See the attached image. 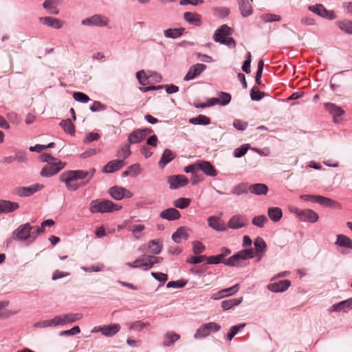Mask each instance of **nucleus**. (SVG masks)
<instances>
[{"mask_svg": "<svg viewBox=\"0 0 352 352\" xmlns=\"http://www.w3.org/2000/svg\"><path fill=\"white\" fill-rule=\"evenodd\" d=\"M296 213L302 221L315 223L319 219L318 214L311 209L297 210Z\"/></svg>", "mask_w": 352, "mask_h": 352, "instance_id": "obj_10", "label": "nucleus"}, {"mask_svg": "<svg viewBox=\"0 0 352 352\" xmlns=\"http://www.w3.org/2000/svg\"><path fill=\"white\" fill-rule=\"evenodd\" d=\"M198 170L210 177H215L217 172L210 162L201 161L198 162Z\"/></svg>", "mask_w": 352, "mask_h": 352, "instance_id": "obj_21", "label": "nucleus"}, {"mask_svg": "<svg viewBox=\"0 0 352 352\" xmlns=\"http://www.w3.org/2000/svg\"><path fill=\"white\" fill-rule=\"evenodd\" d=\"M120 325L119 324H111L103 326L102 335L106 337H112L119 332Z\"/></svg>", "mask_w": 352, "mask_h": 352, "instance_id": "obj_33", "label": "nucleus"}, {"mask_svg": "<svg viewBox=\"0 0 352 352\" xmlns=\"http://www.w3.org/2000/svg\"><path fill=\"white\" fill-rule=\"evenodd\" d=\"M59 125L63 129L65 132L73 135L75 133V126L70 119L62 120Z\"/></svg>", "mask_w": 352, "mask_h": 352, "instance_id": "obj_46", "label": "nucleus"}, {"mask_svg": "<svg viewBox=\"0 0 352 352\" xmlns=\"http://www.w3.org/2000/svg\"><path fill=\"white\" fill-rule=\"evenodd\" d=\"M109 23V19L102 14H95L81 21V25L84 26L107 27Z\"/></svg>", "mask_w": 352, "mask_h": 352, "instance_id": "obj_5", "label": "nucleus"}, {"mask_svg": "<svg viewBox=\"0 0 352 352\" xmlns=\"http://www.w3.org/2000/svg\"><path fill=\"white\" fill-rule=\"evenodd\" d=\"M336 25L342 32L348 34H352V21L346 19L338 21Z\"/></svg>", "mask_w": 352, "mask_h": 352, "instance_id": "obj_44", "label": "nucleus"}, {"mask_svg": "<svg viewBox=\"0 0 352 352\" xmlns=\"http://www.w3.org/2000/svg\"><path fill=\"white\" fill-rule=\"evenodd\" d=\"M99 138H100L99 133H94V132H89L86 135V136L83 140V142L85 144H87V143L91 142L93 141L97 140Z\"/></svg>", "mask_w": 352, "mask_h": 352, "instance_id": "obj_64", "label": "nucleus"}, {"mask_svg": "<svg viewBox=\"0 0 352 352\" xmlns=\"http://www.w3.org/2000/svg\"><path fill=\"white\" fill-rule=\"evenodd\" d=\"M250 144H245L241 146L240 147H238L234 149V155L235 157H241L243 156L248 149L250 148Z\"/></svg>", "mask_w": 352, "mask_h": 352, "instance_id": "obj_57", "label": "nucleus"}, {"mask_svg": "<svg viewBox=\"0 0 352 352\" xmlns=\"http://www.w3.org/2000/svg\"><path fill=\"white\" fill-rule=\"evenodd\" d=\"M225 254H217L215 256H210L207 257L206 261L208 264H219L221 263H224L228 266H243V261L254 258V250L251 248L242 250L234 254L226 260H223Z\"/></svg>", "mask_w": 352, "mask_h": 352, "instance_id": "obj_1", "label": "nucleus"}, {"mask_svg": "<svg viewBox=\"0 0 352 352\" xmlns=\"http://www.w3.org/2000/svg\"><path fill=\"white\" fill-rule=\"evenodd\" d=\"M308 10L324 19L329 20H334L336 19V14L334 11L327 10L321 3L309 6Z\"/></svg>", "mask_w": 352, "mask_h": 352, "instance_id": "obj_7", "label": "nucleus"}, {"mask_svg": "<svg viewBox=\"0 0 352 352\" xmlns=\"http://www.w3.org/2000/svg\"><path fill=\"white\" fill-rule=\"evenodd\" d=\"M65 167V163L60 160H54L52 162L47 164L41 170L40 175L44 177H50L63 170Z\"/></svg>", "mask_w": 352, "mask_h": 352, "instance_id": "obj_4", "label": "nucleus"}, {"mask_svg": "<svg viewBox=\"0 0 352 352\" xmlns=\"http://www.w3.org/2000/svg\"><path fill=\"white\" fill-rule=\"evenodd\" d=\"M270 219L274 222H278L283 217L281 208L278 207H270L267 210Z\"/></svg>", "mask_w": 352, "mask_h": 352, "instance_id": "obj_34", "label": "nucleus"}, {"mask_svg": "<svg viewBox=\"0 0 352 352\" xmlns=\"http://www.w3.org/2000/svg\"><path fill=\"white\" fill-rule=\"evenodd\" d=\"M180 338V336L176 333L167 332L164 336V346H170Z\"/></svg>", "mask_w": 352, "mask_h": 352, "instance_id": "obj_40", "label": "nucleus"}, {"mask_svg": "<svg viewBox=\"0 0 352 352\" xmlns=\"http://www.w3.org/2000/svg\"><path fill=\"white\" fill-rule=\"evenodd\" d=\"M124 165L123 160H114L109 162L102 169V171L106 173H112L120 169Z\"/></svg>", "mask_w": 352, "mask_h": 352, "instance_id": "obj_23", "label": "nucleus"}, {"mask_svg": "<svg viewBox=\"0 0 352 352\" xmlns=\"http://www.w3.org/2000/svg\"><path fill=\"white\" fill-rule=\"evenodd\" d=\"M268 190V187L264 184L258 183L249 186V191L256 195H265Z\"/></svg>", "mask_w": 352, "mask_h": 352, "instance_id": "obj_28", "label": "nucleus"}, {"mask_svg": "<svg viewBox=\"0 0 352 352\" xmlns=\"http://www.w3.org/2000/svg\"><path fill=\"white\" fill-rule=\"evenodd\" d=\"M247 219L245 216L236 214L232 216L228 222V227L233 230H237L246 226Z\"/></svg>", "mask_w": 352, "mask_h": 352, "instance_id": "obj_12", "label": "nucleus"}, {"mask_svg": "<svg viewBox=\"0 0 352 352\" xmlns=\"http://www.w3.org/2000/svg\"><path fill=\"white\" fill-rule=\"evenodd\" d=\"M34 229L29 223L20 225L12 232V239L17 241H25L30 239V232Z\"/></svg>", "mask_w": 352, "mask_h": 352, "instance_id": "obj_8", "label": "nucleus"}, {"mask_svg": "<svg viewBox=\"0 0 352 352\" xmlns=\"http://www.w3.org/2000/svg\"><path fill=\"white\" fill-rule=\"evenodd\" d=\"M60 180L65 184L66 188L70 191H75L80 187L78 184L74 183L75 179H72V177L67 171L60 175Z\"/></svg>", "mask_w": 352, "mask_h": 352, "instance_id": "obj_19", "label": "nucleus"}, {"mask_svg": "<svg viewBox=\"0 0 352 352\" xmlns=\"http://www.w3.org/2000/svg\"><path fill=\"white\" fill-rule=\"evenodd\" d=\"M68 173L72 177V179H74L75 181L78 179H82L87 177V170H69Z\"/></svg>", "mask_w": 352, "mask_h": 352, "instance_id": "obj_52", "label": "nucleus"}, {"mask_svg": "<svg viewBox=\"0 0 352 352\" xmlns=\"http://www.w3.org/2000/svg\"><path fill=\"white\" fill-rule=\"evenodd\" d=\"M160 217L168 221H175L179 219L181 217L180 212L175 208H169L162 210Z\"/></svg>", "mask_w": 352, "mask_h": 352, "instance_id": "obj_22", "label": "nucleus"}, {"mask_svg": "<svg viewBox=\"0 0 352 352\" xmlns=\"http://www.w3.org/2000/svg\"><path fill=\"white\" fill-rule=\"evenodd\" d=\"M38 20L43 25L58 30L60 29L64 24V21L52 16H41Z\"/></svg>", "mask_w": 352, "mask_h": 352, "instance_id": "obj_16", "label": "nucleus"}, {"mask_svg": "<svg viewBox=\"0 0 352 352\" xmlns=\"http://www.w3.org/2000/svg\"><path fill=\"white\" fill-rule=\"evenodd\" d=\"M125 188L120 186H113L109 188V193L116 200H121L124 197Z\"/></svg>", "mask_w": 352, "mask_h": 352, "instance_id": "obj_35", "label": "nucleus"}, {"mask_svg": "<svg viewBox=\"0 0 352 352\" xmlns=\"http://www.w3.org/2000/svg\"><path fill=\"white\" fill-rule=\"evenodd\" d=\"M188 237L187 230L182 227L178 228L172 235V239L177 243H181L182 239L186 240Z\"/></svg>", "mask_w": 352, "mask_h": 352, "instance_id": "obj_37", "label": "nucleus"}, {"mask_svg": "<svg viewBox=\"0 0 352 352\" xmlns=\"http://www.w3.org/2000/svg\"><path fill=\"white\" fill-rule=\"evenodd\" d=\"M43 188V186L38 184H35L27 187H19L16 188V194L20 197H28L39 191Z\"/></svg>", "mask_w": 352, "mask_h": 352, "instance_id": "obj_14", "label": "nucleus"}, {"mask_svg": "<svg viewBox=\"0 0 352 352\" xmlns=\"http://www.w3.org/2000/svg\"><path fill=\"white\" fill-rule=\"evenodd\" d=\"M60 3V0H45L43 3V8L51 14L57 15L59 10L57 6Z\"/></svg>", "mask_w": 352, "mask_h": 352, "instance_id": "obj_27", "label": "nucleus"}, {"mask_svg": "<svg viewBox=\"0 0 352 352\" xmlns=\"http://www.w3.org/2000/svg\"><path fill=\"white\" fill-rule=\"evenodd\" d=\"M144 139L142 132L139 129H138L129 134L128 137V142L131 144H134L141 142Z\"/></svg>", "mask_w": 352, "mask_h": 352, "instance_id": "obj_41", "label": "nucleus"}, {"mask_svg": "<svg viewBox=\"0 0 352 352\" xmlns=\"http://www.w3.org/2000/svg\"><path fill=\"white\" fill-rule=\"evenodd\" d=\"M130 171V176L135 177L141 173L140 164L138 163L133 164L128 167Z\"/></svg>", "mask_w": 352, "mask_h": 352, "instance_id": "obj_63", "label": "nucleus"}, {"mask_svg": "<svg viewBox=\"0 0 352 352\" xmlns=\"http://www.w3.org/2000/svg\"><path fill=\"white\" fill-rule=\"evenodd\" d=\"M131 154L129 145H124L118 151L117 156L122 157L123 160L126 159Z\"/></svg>", "mask_w": 352, "mask_h": 352, "instance_id": "obj_58", "label": "nucleus"}, {"mask_svg": "<svg viewBox=\"0 0 352 352\" xmlns=\"http://www.w3.org/2000/svg\"><path fill=\"white\" fill-rule=\"evenodd\" d=\"M214 15L219 18H224L230 14V9L226 7H218L213 9Z\"/></svg>", "mask_w": 352, "mask_h": 352, "instance_id": "obj_53", "label": "nucleus"}, {"mask_svg": "<svg viewBox=\"0 0 352 352\" xmlns=\"http://www.w3.org/2000/svg\"><path fill=\"white\" fill-rule=\"evenodd\" d=\"M291 285V281L289 280H283L277 283H270L267 285V289L275 293L284 292Z\"/></svg>", "mask_w": 352, "mask_h": 352, "instance_id": "obj_17", "label": "nucleus"}, {"mask_svg": "<svg viewBox=\"0 0 352 352\" xmlns=\"http://www.w3.org/2000/svg\"><path fill=\"white\" fill-rule=\"evenodd\" d=\"M352 309V297L345 300L341 301L338 303L334 304L331 306V311H344L346 312L348 310Z\"/></svg>", "mask_w": 352, "mask_h": 352, "instance_id": "obj_24", "label": "nucleus"}, {"mask_svg": "<svg viewBox=\"0 0 352 352\" xmlns=\"http://www.w3.org/2000/svg\"><path fill=\"white\" fill-rule=\"evenodd\" d=\"M243 297L238 298H232L229 300H225L221 302V307L224 310H228L233 308L235 306L240 305L243 301Z\"/></svg>", "mask_w": 352, "mask_h": 352, "instance_id": "obj_43", "label": "nucleus"}, {"mask_svg": "<svg viewBox=\"0 0 352 352\" xmlns=\"http://www.w3.org/2000/svg\"><path fill=\"white\" fill-rule=\"evenodd\" d=\"M34 327L36 328H46L50 327H56L55 320L53 318L51 320H45L40 322H37L34 324Z\"/></svg>", "mask_w": 352, "mask_h": 352, "instance_id": "obj_55", "label": "nucleus"}, {"mask_svg": "<svg viewBox=\"0 0 352 352\" xmlns=\"http://www.w3.org/2000/svg\"><path fill=\"white\" fill-rule=\"evenodd\" d=\"M221 329V326L214 322L201 324L196 331L194 338L200 340L206 338L210 333H216Z\"/></svg>", "mask_w": 352, "mask_h": 352, "instance_id": "obj_3", "label": "nucleus"}, {"mask_svg": "<svg viewBox=\"0 0 352 352\" xmlns=\"http://www.w3.org/2000/svg\"><path fill=\"white\" fill-rule=\"evenodd\" d=\"M249 192V186L248 183L241 182L236 185L232 189V194L237 196L248 194Z\"/></svg>", "mask_w": 352, "mask_h": 352, "instance_id": "obj_38", "label": "nucleus"}, {"mask_svg": "<svg viewBox=\"0 0 352 352\" xmlns=\"http://www.w3.org/2000/svg\"><path fill=\"white\" fill-rule=\"evenodd\" d=\"M162 248V243L159 239L151 240L148 243V252L151 254H159Z\"/></svg>", "mask_w": 352, "mask_h": 352, "instance_id": "obj_32", "label": "nucleus"}, {"mask_svg": "<svg viewBox=\"0 0 352 352\" xmlns=\"http://www.w3.org/2000/svg\"><path fill=\"white\" fill-rule=\"evenodd\" d=\"M184 20L190 25L199 26L201 25L200 15L196 12H186L184 14Z\"/></svg>", "mask_w": 352, "mask_h": 352, "instance_id": "obj_29", "label": "nucleus"}, {"mask_svg": "<svg viewBox=\"0 0 352 352\" xmlns=\"http://www.w3.org/2000/svg\"><path fill=\"white\" fill-rule=\"evenodd\" d=\"M267 221V218L265 215H259L254 217L252 219V223L254 226L263 228Z\"/></svg>", "mask_w": 352, "mask_h": 352, "instance_id": "obj_54", "label": "nucleus"}, {"mask_svg": "<svg viewBox=\"0 0 352 352\" xmlns=\"http://www.w3.org/2000/svg\"><path fill=\"white\" fill-rule=\"evenodd\" d=\"M189 122L195 125H208L210 123V120L204 115H199L190 118Z\"/></svg>", "mask_w": 352, "mask_h": 352, "instance_id": "obj_45", "label": "nucleus"}, {"mask_svg": "<svg viewBox=\"0 0 352 352\" xmlns=\"http://www.w3.org/2000/svg\"><path fill=\"white\" fill-rule=\"evenodd\" d=\"M193 253L196 255L203 253L205 250V245L199 241H194L192 243Z\"/></svg>", "mask_w": 352, "mask_h": 352, "instance_id": "obj_56", "label": "nucleus"}, {"mask_svg": "<svg viewBox=\"0 0 352 352\" xmlns=\"http://www.w3.org/2000/svg\"><path fill=\"white\" fill-rule=\"evenodd\" d=\"M148 322H143L142 320H137L129 324V329L138 332L141 331L143 329L149 327Z\"/></svg>", "mask_w": 352, "mask_h": 352, "instance_id": "obj_47", "label": "nucleus"}, {"mask_svg": "<svg viewBox=\"0 0 352 352\" xmlns=\"http://www.w3.org/2000/svg\"><path fill=\"white\" fill-rule=\"evenodd\" d=\"M325 109L333 116H340L344 113V111L335 104L327 102L324 104Z\"/></svg>", "mask_w": 352, "mask_h": 352, "instance_id": "obj_42", "label": "nucleus"}, {"mask_svg": "<svg viewBox=\"0 0 352 352\" xmlns=\"http://www.w3.org/2000/svg\"><path fill=\"white\" fill-rule=\"evenodd\" d=\"M168 183L170 189H177L186 186L188 183V179L183 175H173L168 177Z\"/></svg>", "mask_w": 352, "mask_h": 352, "instance_id": "obj_11", "label": "nucleus"}, {"mask_svg": "<svg viewBox=\"0 0 352 352\" xmlns=\"http://www.w3.org/2000/svg\"><path fill=\"white\" fill-rule=\"evenodd\" d=\"M206 69V65L202 63H197L192 65L187 74L184 77V80L189 81L198 77L202 72Z\"/></svg>", "mask_w": 352, "mask_h": 352, "instance_id": "obj_9", "label": "nucleus"}, {"mask_svg": "<svg viewBox=\"0 0 352 352\" xmlns=\"http://www.w3.org/2000/svg\"><path fill=\"white\" fill-rule=\"evenodd\" d=\"M261 19L265 23H270L280 21L281 20V16L275 14L267 13L262 14L261 16Z\"/></svg>", "mask_w": 352, "mask_h": 352, "instance_id": "obj_51", "label": "nucleus"}, {"mask_svg": "<svg viewBox=\"0 0 352 352\" xmlns=\"http://www.w3.org/2000/svg\"><path fill=\"white\" fill-rule=\"evenodd\" d=\"M335 245L352 250V239L344 234H338Z\"/></svg>", "mask_w": 352, "mask_h": 352, "instance_id": "obj_31", "label": "nucleus"}, {"mask_svg": "<svg viewBox=\"0 0 352 352\" xmlns=\"http://www.w3.org/2000/svg\"><path fill=\"white\" fill-rule=\"evenodd\" d=\"M19 208L16 202L8 200H0V213H10L15 211Z\"/></svg>", "mask_w": 352, "mask_h": 352, "instance_id": "obj_25", "label": "nucleus"}, {"mask_svg": "<svg viewBox=\"0 0 352 352\" xmlns=\"http://www.w3.org/2000/svg\"><path fill=\"white\" fill-rule=\"evenodd\" d=\"M83 315L81 313H67L60 314L54 317L56 327L64 326L68 324L74 323L82 318Z\"/></svg>", "mask_w": 352, "mask_h": 352, "instance_id": "obj_6", "label": "nucleus"}, {"mask_svg": "<svg viewBox=\"0 0 352 352\" xmlns=\"http://www.w3.org/2000/svg\"><path fill=\"white\" fill-rule=\"evenodd\" d=\"M245 327V323H241L237 325L232 326L230 328V329L227 335V339L229 341H231L232 340V338L237 334L239 331Z\"/></svg>", "mask_w": 352, "mask_h": 352, "instance_id": "obj_50", "label": "nucleus"}, {"mask_svg": "<svg viewBox=\"0 0 352 352\" xmlns=\"http://www.w3.org/2000/svg\"><path fill=\"white\" fill-rule=\"evenodd\" d=\"M318 204L322 206L329 207V208H340V205L338 202L321 195H318Z\"/></svg>", "mask_w": 352, "mask_h": 352, "instance_id": "obj_36", "label": "nucleus"}, {"mask_svg": "<svg viewBox=\"0 0 352 352\" xmlns=\"http://www.w3.org/2000/svg\"><path fill=\"white\" fill-rule=\"evenodd\" d=\"M73 98L76 101L82 103H86L90 100L87 95L82 92H74L73 94Z\"/></svg>", "mask_w": 352, "mask_h": 352, "instance_id": "obj_60", "label": "nucleus"}, {"mask_svg": "<svg viewBox=\"0 0 352 352\" xmlns=\"http://www.w3.org/2000/svg\"><path fill=\"white\" fill-rule=\"evenodd\" d=\"M121 206L107 199H95L90 202L89 210L91 213H105L118 211Z\"/></svg>", "mask_w": 352, "mask_h": 352, "instance_id": "obj_2", "label": "nucleus"}, {"mask_svg": "<svg viewBox=\"0 0 352 352\" xmlns=\"http://www.w3.org/2000/svg\"><path fill=\"white\" fill-rule=\"evenodd\" d=\"M241 14L243 17H248L252 14L251 1L248 0H237Z\"/></svg>", "mask_w": 352, "mask_h": 352, "instance_id": "obj_26", "label": "nucleus"}, {"mask_svg": "<svg viewBox=\"0 0 352 352\" xmlns=\"http://www.w3.org/2000/svg\"><path fill=\"white\" fill-rule=\"evenodd\" d=\"M265 94L256 87H253L250 91V97L252 100L259 101L264 96Z\"/></svg>", "mask_w": 352, "mask_h": 352, "instance_id": "obj_59", "label": "nucleus"}, {"mask_svg": "<svg viewBox=\"0 0 352 352\" xmlns=\"http://www.w3.org/2000/svg\"><path fill=\"white\" fill-rule=\"evenodd\" d=\"M190 199L182 197L175 199L173 201V206L177 208L184 209L190 205Z\"/></svg>", "mask_w": 352, "mask_h": 352, "instance_id": "obj_48", "label": "nucleus"}, {"mask_svg": "<svg viewBox=\"0 0 352 352\" xmlns=\"http://www.w3.org/2000/svg\"><path fill=\"white\" fill-rule=\"evenodd\" d=\"M254 245L255 250L252 248L254 250V256H258V261H259L267 250L266 243L261 237L257 236L254 241Z\"/></svg>", "mask_w": 352, "mask_h": 352, "instance_id": "obj_15", "label": "nucleus"}, {"mask_svg": "<svg viewBox=\"0 0 352 352\" xmlns=\"http://www.w3.org/2000/svg\"><path fill=\"white\" fill-rule=\"evenodd\" d=\"M245 60L243 62L242 69L246 74H250L251 72L250 65L252 61V56L250 52H248L245 57Z\"/></svg>", "mask_w": 352, "mask_h": 352, "instance_id": "obj_61", "label": "nucleus"}, {"mask_svg": "<svg viewBox=\"0 0 352 352\" xmlns=\"http://www.w3.org/2000/svg\"><path fill=\"white\" fill-rule=\"evenodd\" d=\"M126 265L131 268H142L143 270L151 269L150 264L147 260V254H144L142 257L135 259L133 262L126 263Z\"/></svg>", "mask_w": 352, "mask_h": 352, "instance_id": "obj_18", "label": "nucleus"}, {"mask_svg": "<svg viewBox=\"0 0 352 352\" xmlns=\"http://www.w3.org/2000/svg\"><path fill=\"white\" fill-rule=\"evenodd\" d=\"M184 30H185L183 28H169L164 31V35L166 38H177L183 34Z\"/></svg>", "mask_w": 352, "mask_h": 352, "instance_id": "obj_39", "label": "nucleus"}, {"mask_svg": "<svg viewBox=\"0 0 352 352\" xmlns=\"http://www.w3.org/2000/svg\"><path fill=\"white\" fill-rule=\"evenodd\" d=\"M80 329L78 326H75L69 330L63 331L59 333L60 336H69L80 333Z\"/></svg>", "mask_w": 352, "mask_h": 352, "instance_id": "obj_62", "label": "nucleus"}, {"mask_svg": "<svg viewBox=\"0 0 352 352\" xmlns=\"http://www.w3.org/2000/svg\"><path fill=\"white\" fill-rule=\"evenodd\" d=\"M208 226L216 231L223 232L227 230L226 224L217 216L209 217L208 218Z\"/></svg>", "mask_w": 352, "mask_h": 352, "instance_id": "obj_20", "label": "nucleus"}, {"mask_svg": "<svg viewBox=\"0 0 352 352\" xmlns=\"http://www.w3.org/2000/svg\"><path fill=\"white\" fill-rule=\"evenodd\" d=\"M175 157V155L174 154V153L171 150L166 148L164 151L162 155L160 158V160L159 162V166L160 168H164L169 162H170Z\"/></svg>", "mask_w": 352, "mask_h": 352, "instance_id": "obj_30", "label": "nucleus"}, {"mask_svg": "<svg viewBox=\"0 0 352 352\" xmlns=\"http://www.w3.org/2000/svg\"><path fill=\"white\" fill-rule=\"evenodd\" d=\"M218 100L219 102V105L226 106L228 104L231 100V95L228 93L220 91L218 93Z\"/></svg>", "mask_w": 352, "mask_h": 352, "instance_id": "obj_49", "label": "nucleus"}, {"mask_svg": "<svg viewBox=\"0 0 352 352\" xmlns=\"http://www.w3.org/2000/svg\"><path fill=\"white\" fill-rule=\"evenodd\" d=\"M232 34V29L227 25L224 24L215 30L212 38L216 43H220L221 40H223L226 36H228Z\"/></svg>", "mask_w": 352, "mask_h": 352, "instance_id": "obj_13", "label": "nucleus"}]
</instances>
